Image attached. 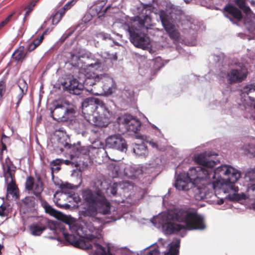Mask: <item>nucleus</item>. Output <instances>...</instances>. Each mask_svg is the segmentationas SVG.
<instances>
[{"mask_svg":"<svg viewBox=\"0 0 255 255\" xmlns=\"http://www.w3.org/2000/svg\"><path fill=\"white\" fill-rule=\"evenodd\" d=\"M194 185L201 184L205 187L211 185L214 189H220L224 185L235 192L238 187L235 183L241 177L240 172L234 168L227 165H221L213 172L212 169L201 167H192L187 173L184 172Z\"/></svg>","mask_w":255,"mask_h":255,"instance_id":"f257e3e1","label":"nucleus"},{"mask_svg":"<svg viewBox=\"0 0 255 255\" xmlns=\"http://www.w3.org/2000/svg\"><path fill=\"white\" fill-rule=\"evenodd\" d=\"M206 228L204 218L195 211L181 208L169 210L167 221L162 226L166 235L176 233L182 230H202Z\"/></svg>","mask_w":255,"mask_h":255,"instance_id":"f03ea898","label":"nucleus"},{"mask_svg":"<svg viewBox=\"0 0 255 255\" xmlns=\"http://www.w3.org/2000/svg\"><path fill=\"white\" fill-rule=\"evenodd\" d=\"M153 8L151 5H144L141 13L135 16L132 22L128 25L130 41L136 47L145 49L150 45V39L143 31L153 25L151 13Z\"/></svg>","mask_w":255,"mask_h":255,"instance_id":"7ed1b4c3","label":"nucleus"},{"mask_svg":"<svg viewBox=\"0 0 255 255\" xmlns=\"http://www.w3.org/2000/svg\"><path fill=\"white\" fill-rule=\"evenodd\" d=\"M82 107L83 116L90 124L105 127L109 124V111L103 101L88 98L83 102Z\"/></svg>","mask_w":255,"mask_h":255,"instance_id":"20e7f679","label":"nucleus"},{"mask_svg":"<svg viewBox=\"0 0 255 255\" xmlns=\"http://www.w3.org/2000/svg\"><path fill=\"white\" fill-rule=\"evenodd\" d=\"M84 200L89 205L87 214L91 217L97 214V212L108 215L111 212V205L101 191H93L86 189L82 191Z\"/></svg>","mask_w":255,"mask_h":255,"instance_id":"39448f33","label":"nucleus"},{"mask_svg":"<svg viewBox=\"0 0 255 255\" xmlns=\"http://www.w3.org/2000/svg\"><path fill=\"white\" fill-rule=\"evenodd\" d=\"M51 117L58 122L67 121L76 112V107L67 100H55L50 108Z\"/></svg>","mask_w":255,"mask_h":255,"instance_id":"423d86ee","label":"nucleus"},{"mask_svg":"<svg viewBox=\"0 0 255 255\" xmlns=\"http://www.w3.org/2000/svg\"><path fill=\"white\" fill-rule=\"evenodd\" d=\"M170 9L169 11L160 10V20L169 37L173 40L177 41L179 40L180 33L175 28L174 23L178 17L174 12V5L170 4Z\"/></svg>","mask_w":255,"mask_h":255,"instance_id":"0eeeda50","label":"nucleus"},{"mask_svg":"<svg viewBox=\"0 0 255 255\" xmlns=\"http://www.w3.org/2000/svg\"><path fill=\"white\" fill-rule=\"evenodd\" d=\"M101 63L100 61L97 60L94 63L87 64L86 68L84 67L81 69L80 73L84 76V85L93 86L96 84V82H99L101 79H102L103 75H99L94 72L88 71L89 68L97 69L101 66Z\"/></svg>","mask_w":255,"mask_h":255,"instance_id":"6e6552de","label":"nucleus"},{"mask_svg":"<svg viewBox=\"0 0 255 255\" xmlns=\"http://www.w3.org/2000/svg\"><path fill=\"white\" fill-rule=\"evenodd\" d=\"M117 120L118 123L124 125L127 131L129 132L135 133L140 129V122L130 115H125L119 117Z\"/></svg>","mask_w":255,"mask_h":255,"instance_id":"1a4fd4ad","label":"nucleus"},{"mask_svg":"<svg viewBox=\"0 0 255 255\" xmlns=\"http://www.w3.org/2000/svg\"><path fill=\"white\" fill-rule=\"evenodd\" d=\"M52 222H53L52 221ZM52 222L48 221L43 218H36L35 221L29 226V231L31 235L34 236H39L47 229L48 226L50 228L52 226Z\"/></svg>","mask_w":255,"mask_h":255,"instance_id":"9d476101","label":"nucleus"},{"mask_svg":"<svg viewBox=\"0 0 255 255\" xmlns=\"http://www.w3.org/2000/svg\"><path fill=\"white\" fill-rule=\"evenodd\" d=\"M107 147L112 148L124 151L127 149L126 140L120 134H114L109 136L106 140Z\"/></svg>","mask_w":255,"mask_h":255,"instance_id":"9b49d317","label":"nucleus"},{"mask_svg":"<svg viewBox=\"0 0 255 255\" xmlns=\"http://www.w3.org/2000/svg\"><path fill=\"white\" fill-rule=\"evenodd\" d=\"M224 15L233 23L240 21L243 19V14L241 10L232 4H226L223 9Z\"/></svg>","mask_w":255,"mask_h":255,"instance_id":"f8f14e48","label":"nucleus"},{"mask_svg":"<svg viewBox=\"0 0 255 255\" xmlns=\"http://www.w3.org/2000/svg\"><path fill=\"white\" fill-rule=\"evenodd\" d=\"M63 87L70 94L79 95L83 90L84 85L75 78H68L62 84Z\"/></svg>","mask_w":255,"mask_h":255,"instance_id":"ddd939ff","label":"nucleus"},{"mask_svg":"<svg viewBox=\"0 0 255 255\" xmlns=\"http://www.w3.org/2000/svg\"><path fill=\"white\" fill-rule=\"evenodd\" d=\"M213 154L209 152H204L203 153L195 155L194 156V161L199 165H202V168L205 169H212V171L214 172L213 168L216 165L214 161L209 160L208 158Z\"/></svg>","mask_w":255,"mask_h":255,"instance_id":"4468645a","label":"nucleus"},{"mask_svg":"<svg viewBox=\"0 0 255 255\" xmlns=\"http://www.w3.org/2000/svg\"><path fill=\"white\" fill-rule=\"evenodd\" d=\"M247 69L244 67L240 70L232 69L228 73V82L232 84L242 82L247 76Z\"/></svg>","mask_w":255,"mask_h":255,"instance_id":"2eb2a0df","label":"nucleus"},{"mask_svg":"<svg viewBox=\"0 0 255 255\" xmlns=\"http://www.w3.org/2000/svg\"><path fill=\"white\" fill-rule=\"evenodd\" d=\"M16 168V166L13 164L10 158H6L4 163H2L3 176L5 182H8L9 179L15 178Z\"/></svg>","mask_w":255,"mask_h":255,"instance_id":"dca6fc26","label":"nucleus"},{"mask_svg":"<svg viewBox=\"0 0 255 255\" xmlns=\"http://www.w3.org/2000/svg\"><path fill=\"white\" fill-rule=\"evenodd\" d=\"M183 173H180L176 179L175 183V187L179 190H188L194 185L191 182V180Z\"/></svg>","mask_w":255,"mask_h":255,"instance_id":"f3484780","label":"nucleus"},{"mask_svg":"<svg viewBox=\"0 0 255 255\" xmlns=\"http://www.w3.org/2000/svg\"><path fill=\"white\" fill-rule=\"evenodd\" d=\"M52 226L50 227V229L56 231L58 228H59L61 231L63 236L66 242L69 243L70 244L73 245L74 247L77 244V242L79 239H77L75 236L69 234L65 232V228L62 227V225L57 222H52L51 223Z\"/></svg>","mask_w":255,"mask_h":255,"instance_id":"a211bd4d","label":"nucleus"},{"mask_svg":"<svg viewBox=\"0 0 255 255\" xmlns=\"http://www.w3.org/2000/svg\"><path fill=\"white\" fill-rule=\"evenodd\" d=\"M64 146L65 148L72 149V151L74 153L76 152L82 157H83V155H88L90 156L91 149H96L95 148L93 147L82 146L80 143L72 146L71 144L68 142H65Z\"/></svg>","mask_w":255,"mask_h":255,"instance_id":"6ab92c4d","label":"nucleus"},{"mask_svg":"<svg viewBox=\"0 0 255 255\" xmlns=\"http://www.w3.org/2000/svg\"><path fill=\"white\" fill-rule=\"evenodd\" d=\"M18 86L19 88V92L16 97L17 100L16 108L19 106L24 95L26 94L28 89L27 84L24 80L19 81Z\"/></svg>","mask_w":255,"mask_h":255,"instance_id":"aec40b11","label":"nucleus"},{"mask_svg":"<svg viewBox=\"0 0 255 255\" xmlns=\"http://www.w3.org/2000/svg\"><path fill=\"white\" fill-rule=\"evenodd\" d=\"M27 56V52H24V47L20 46L15 50L12 55V58L17 62H22Z\"/></svg>","mask_w":255,"mask_h":255,"instance_id":"412c9836","label":"nucleus"},{"mask_svg":"<svg viewBox=\"0 0 255 255\" xmlns=\"http://www.w3.org/2000/svg\"><path fill=\"white\" fill-rule=\"evenodd\" d=\"M70 161H71V165L73 166L78 167L81 165H83L84 161L83 157L80 156L76 152L74 153L71 149Z\"/></svg>","mask_w":255,"mask_h":255,"instance_id":"4be33fe9","label":"nucleus"},{"mask_svg":"<svg viewBox=\"0 0 255 255\" xmlns=\"http://www.w3.org/2000/svg\"><path fill=\"white\" fill-rule=\"evenodd\" d=\"M41 206L44 209L46 213L49 214V215L54 216L57 218V217L60 213V212H58L55 210L54 208L50 206L48 202L45 200L44 199H41L40 201Z\"/></svg>","mask_w":255,"mask_h":255,"instance_id":"5701e85b","label":"nucleus"},{"mask_svg":"<svg viewBox=\"0 0 255 255\" xmlns=\"http://www.w3.org/2000/svg\"><path fill=\"white\" fill-rule=\"evenodd\" d=\"M102 83L104 84L102 86V88L105 94L110 95L113 92V80L110 78H105L103 76L102 78Z\"/></svg>","mask_w":255,"mask_h":255,"instance_id":"b1692460","label":"nucleus"},{"mask_svg":"<svg viewBox=\"0 0 255 255\" xmlns=\"http://www.w3.org/2000/svg\"><path fill=\"white\" fill-rule=\"evenodd\" d=\"M6 191L7 194L12 195L16 198L18 197V188L16 185L15 178L10 179L9 182L7 183Z\"/></svg>","mask_w":255,"mask_h":255,"instance_id":"393cba45","label":"nucleus"},{"mask_svg":"<svg viewBox=\"0 0 255 255\" xmlns=\"http://www.w3.org/2000/svg\"><path fill=\"white\" fill-rule=\"evenodd\" d=\"M70 62L73 66L76 67L79 69L80 73L81 72V70L82 68H86V65L82 64L80 56L74 52H71L70 53Z\"/></svg>","mask_w":255,"mask_h":255,"instance_id":"a878e982","label":"nucleus"},{"mask_svg":"<svg viewBox=\"0 0 255 255\" xmlns=\"http://www.w3.org/2000/svg\"><path fill=\"white\" fill-rule=\"evenodd\" d=\"M133 151L138 156L145 157L148 154L147 147L143 143L136 144L133 148Z\"/></svg>","mask_w":255,"mask_h":255,"instance_id":"bb28decb","label":"nucleus"},{"mask_svg":"<svg viewBox=\"0 0 255 255\" xmlns=\"http://www.w3.org/2000/svg\"><path fill=\"white\" fill-rule=\"evenodd\" d=\"M95 243L92 245L90 242L87 241L85 239H79L77 242L75 247L78 248L83 250H89L92 249L93 248L95 249L94 246Z\"/></svg>","mask_w":255,"mask_h":255,"instance_id":"cd10ccee","label":"nucleus"},{"mask_svg":"<svg viewBox=\"0 0 255 255\" xmlns=\"http://www.w3.org/2000/svg\"><path fill=\"white\" fill-rule=\"evenodd\" d=\"M39 0H32L30 1L24 7L25 13L23 20L25 21L28 18L30 14L33 10L34 7Z\"/></svg>","mask_w":255,"mask_h":255,"instance_id":"c85d7f7f","label":"nucleus"},{"mask_svg":"<svg viewBox=\"0 0 255 255\" xmlns=\"http://www.w3.org/2000/svg\"><path fill=\"white\" fill-rule=\"evenodd\" d=\"M197 186L198 187L194 190L195 198L197 200H202L206 197L205 189L204 188H200V186Z\"/></svg>","mask_w":255,"mask_h":255,"instance_id":"c756f323","label":"nucleus"},{"mask_svg":"<svg viewBox=\"0 0 255 255\" xmlns=\"http://www.w3.org/2000/svg\"><path fill=\"white\" fill-rule=\"evenodd\" d=\"M57 218L68 226L75 222L76 219L71 216H67L60 212Z\"/></svg>","mask_w":255,"mask_h":255,"instance_id":"7c9ffc66","label":"nucleus"},{"mask_svg":"<svg viewBox=\"0 0 255 255\" xmlns=\"http://www.w3.org/2000/svg\"><path fill=\"white\" fill-rule=\"evenodd\" d=\"M95 250L94 255H112L110 251V249H108L107 253L106 249L99 244H95Z\"/></svg>","mask_w":255,"mask_h":255,"instance_id":"2f4dec72","label":"nucleus"},{"mask_svg":"<svg viewBox=\"0 0 255 255\" xmlns=\"http://www.w3.org/2000/svg\"><path fill=\"white\" fill-rule=\"evenodd\" d=\"M66 198H67V196L65 194H61L59 195V197L56 199L55 204L56 205L60 207L63 208H68L70 207V205L68 204L67 203H64L63 200H64Z\"/></svg>","mask_w":255,"mask_h":255,"instance_id":"473e14b6","label":"nucleus"},{"mask_svg":"<svg viewBox=\"0 0 255 255\" xmlns=\"http://www.w3.org/2000/svg\"><path fill=\"white\" fill-rule=\"evenodd\" d=\"M235 3L245 13L248 14L251 12L250 7L246 5V0H235Z\"/></svg>","mask_w":255,"mask_h":255,"instance_id":"72a5a7b5","label":"nucleus"},{"mask_svg":"<svg viewBox=\"0 0 255 255\" xmlns=\"http://www.w3.org/2000/svg\"><path fill=\"white\" fill-rule=\"evenodd\" d=\"M179 243H176L171 245L168 251L164 255H179Z\"/></svg>","mask_w":255,"mask_h":255,"instance_id":"f704fd0d","label":"nucleus"},{"mask_svg":"<svg viewBox=\"0 0 255 255\" xmlns=\"http://www.w3.org/2000/svg\"><path fill=\"white\" fill-rule=\"evenodd\" d=\"M43 185L39 183H35L33 187V194L38 198L39 201L40 198L43 199L41 196V193L43 190Z\"/></svg>","mask_w":255,"mask_h":255,"instance_id":"c9c22d12","label":"nucleus"},{"mask_svg":"<svg viewBox=\"0 0 255 255\" xmlns=\"http://www.w3.org/2000/svg\"><path fill=\"white\" fill-rule=\"evenodd\" d=\"M64 14L60 10L56 11L55 13L53 14L51 16L52 22L53 24H58L62 19Z\"/></svg>","mask_w":255,"mask_h":255,"instance_id":"e433bc0d","label":"nucleus"},{"mask_svg":"<svg viewBox=\"0 0 255 255\" xmlns=\"http://www.w3.org/2000/svg\"><path fill=\"white\" fill-rule=\"evenodd\" d=\"M34 185V179L32 176H28L26 181L25 187L27 190H33Z\"/></svg>","mask_w":255,"mask_h":255,"instance_id":"4c0bfd02","label":"nucleus"},{"mask_svg":"<svg viewBox=\"0 0 255 255\" xmlns=\"http://www.w3.org/2000/svg\"><path fill=\"white\" fill-rule=\"evenodd\" d=\"M77 0H71L66 3L64 6L60 9V10L63 12L64 14L66 11L70 9L77 2Z\"/></svg>","mask_w":255,"mask_h":255,"instance_id":"58836bf2","label":"nucleus"},{"mask_svg":"<svg viewBox=\"0 0 255 255\" xmlns=\"http://www.w3.org/2000/svg\"><path fill=\"white\" fill-rule=\"evenodd\" d=\"M15 12L13 11L11 14H10L4 20L2 21L0 23V30L3 28L5 25H6L9 22H10L12 18L15 14Z\"/></svg>","mask_w":255,"mask_h":255,"instance_id":"ea45409f","label":"nucleus"},{"mask_svg":"<svg viewBox=\"0 0 255 255\" xmlns=\"http://www.w3.org/2000/svg\"><path fill=\"white\" fill-rule=\"evenodd\" d=\"M143 140L145 142L148 143L152 147V148H155L156 149H158V144L157 141H155L154 139L146 136Z\"/></svg>","mask_w":255,"mask_h":255,"instance_id":"a19ab883","label":"nucleus"},{"mask_svg":"<svg viewBox=\"0 0 255 255\" xmlns=\"http://www.w3.org/2000/svg\"><path fill=\"white\" fill-rule=\"evenodd\" d=\"M69 229L72 233L78 234V232L80 229V226L77 223L76 220L75 222L69 226Z\"/></svg>","mask_w":255,"mask_h":255,"instance_id":"79ce46f5","label":"nucleus"},{"mask_svg":"<svg viewBox=\"0 0 255 255\" xmlns=\"http://www.w3.org/2000/svg\"><path fill=\"white\" fill-rule=\"evenodd\" d=\"M8 214V210L6 208V206L4 204H2L0 206V216L5 217Z\"/></svg>","mask_w":255,"mask_h":255,"instance_id":"37998d69","label":"nucleus"},{"mask_svg":"<svg viewBox=\"0 0 255 255\" xmlns=\"http://www.w3.org/2000/svg\"><path fill=\"white\" fill-rule=\"evenodd\" d=\"M244 90L245 93H246L247 94H248L252 91H255V86L252 84L247 85L244 87Z\"/></svg>","mask_w":255,"mask_h":255,"instance_id":"c03bdc74","label":"nucleus"},{"mask_svg":"<svg viewBox=\"0 0 255 255\" xmlns=\"http://www.w3.org/2000/svg\"><path fill=\"white\" fill-rule=\"evenodd\" d=\"M43 39V35H41L39 37L34 39L32 42L37 47L42 42Z\"/></svg>","mask_w":255,"mask_h":255,"instance_id":"a18cd8bd","label":"nucleus"},{"mask_svg":"<svg viewBox=\"0 0 255 255\" xmlns=\"http://www.w3.org/2000/svg\"><path fill=\"white\" fill-rule=\"evenodd\" d=\"M5 91V84L4 82H0V99L2 98L3 93Z\"/></svg>","mask_w":255,"mask_h":255,"instance_id":"49530a36","label":"nucleus"},{"mask_svg":"<svg viewBox=\"0 0 255 255\" xmlns=\"http://www.w3.org/2000/svg\"><path fill=\"white\" fill-rule=\"evenodd\" d=\"M246 195L244 194H234L233 195V199L236 201L241 200L242 199H245Z\"/></svg>","mask_w":255,"mask_h":255,"instance_id":"de8ad7c7","label":"nucleus"},{"mask_svg":"<svg viewBox=\"0 0 255 255\" xmlns=\"http://www.w3.org/2000/svg\"><path fill=\"white\" fill-rule=\"evenodd\" d=\"M114 7H113L112 5H108L104 10L102 12H99L98 14V16L100 17L101 16H103L105 13L108 11H109L111 8H114Z\"/></svg>","mask_w":255,"mask_h":255,"instance_id":"09e8293b","label":"nucleus"},{"mask_svg":"<svg viewBox=\"0 0 255 255\" xmlns=\"http://www.w3.org/2000/svg\"><path fill=\"white\" fill-rule=\"evenodd\" d=\"M133 170H134L133 175L134 176H138L140 174H141L143 172L142 169L141 168L139 167H133Z\"/></svg>","mask_w":255,"mask_h":255,"instance_id":"8fccbe9b","label":"nucleus"},{"mask_svg":"<svg viewBox=\"0 0 255 255\" xmlns=\"http://www.w3.org/2000/svg\"><path fill=\"white\" fill-rule=\"evenodd\" d=\"M36 48H37V47H36V46L35 45H34L32 42H31V43H29L27 46V48H26L27 51L26 52H27V53L28 52H31V51L35 50Z\"/></svg>","mask_w":255,"mask_h":255,"instance_id":"3c124183","label":"nucleus"},{"mask_svg":"<svg viewBox=\"0 0 255 255\" xmlns=\"http://www.w3.org/2000/svg\"><path fill=\"white\" fill-rule=\"evenodd\" d=\"M10 140V138L6 136L4 133H2L1 135V143H4V144H6V143L8 142Z\"/></svg>","mask_w":255,"mask_h":255,"instance_id":"603ef678","label":"nucleus"},{"mask_svg":"<svg viewBox=\"0 0 255 255\" xmlns=\"http://www.w3.org/2000/svg\"><path fill=\"white\" fill-rule=\"evenodd\" d=\"M61 160H60V159H56L51 162L50 165L51 166H59L61 164Z\"/></svg>","mask_w":255,"mask_h":255,"instance_id":"864d4df0","label":"nucleus"},{"mask_svg":"<svg viewBox=\"0 0 255 255\" xmlns=\"http://www.w3.org/2000/svg\"><path fill=\"white\" fill-rule=\"evenodd\" d=\"M85 239L90 242L97 239V237L92 234H89L86 236Z\"/></svg>","mask_w":255,"mask_h":255,"instance_id":"5fc2aeb1","label":"nucleus"},{"mask_svg":"<svg viewBox=\"0 0 255 255\" xmlns=\"http://www.w3.org/2000/svg\"><path fill=\"white\" fill-rule=\"evenodd\" d=\"M158 251L157 249H154L152 250L146 252L145 255H158Z\"/></svg>","mask_w":255,"mask_h":255,"instance_id":"6e6d98bb","label":"nucleus"},{"mask_svg":"<svg viewBox=\"0 0 255 255\" xmlns=\"http://www.w3.org/2000/svg\"><path fill=\"white\" fill-rule=\"evenodd\" d=\"M1 154L0 155V160H2V152L4 151V150H7V147H6V144H4V143H1Z\"/></svg>","mask_w":255,"mask_h":255,"instance_id":"4d7b16f0","label":"nucleus"},{"mask_svg":"<svg viewBox=\"0 0 255 255\" xmlns=\"http://www.w3.org/2000/svg\"><path fill=\"white\" fill-rule=\"evenodd\" d=\"M110 193L113 196H116L117 192V188L115 186H113L110 188Z\"/></svg>","mask_w":255,"mask_h":255,"instance_id":"13d9d810","label":"nucleus"},{"mask_svg":"<svg viewBox=\"0 0 255 255\" xmlns=\"http://www.w3.org/2000/svg\"><path fill=\"white\" fill-rule=\"evenodd\" d=\"M247 154H251L252 156H255V146L252 149H248Z\"/></svg>","mask_w":255,"mask_h":255,"instance_id":"bf43d9fd","label":"nucleus"},{"mask_svg":"<svg viewBox=\"0 0 255 255\" xmlns=\"http://www.w3.org/2000/svg\"><path fill=\"white\" fill-rule=\"evenodd\" d=\"M100 36L103 38V39H106L107 38H109L110 35L107 33H99Z\"/></svg>","mask_w":255,"mask_h":255,"instance_id":"052dcab7","label":"nucleus"},{"mask_svg":"<svg viewBox=\"0 0 255 255\" xmlns=\"http://www.w3.org/2000/svg\"><path fill=\"white\" fill-rule=\"evenodd\" d=\"M35 183H39L40 184H43L41 178L39 175L36 176V182Z\"/></svg>","mask_w":255,"mask_h":255,"instance_id":"680f3d73","label":"nucleus"},{"mask_svg":"<svg viewBox=\"0 0 255 255\" xmlns=\"http://www.w3.org/2000/svg\"><path fill=\"white\" fill-rule=\"evenodd\" d=\"M73 198L77 203H78L81 201V198L79 196H77V197H74Z\"/></svg>","mask_w":255,"mask_h":255,"instance_id":"e2e57ef3","label":"nucleus"},{"mask_svg":"<svg viewBox=\"0 0 255 255\" xmlns=\"http://www.w3.org/2000/svg\"><path fill=\"white\" fill-rule=\"evenodd\" d=\"M224 202V199H220L219 200H218L217 201V204L218 205H221V204H223Z\"/></svg>","mask_w":255,"mask_h":255,"instance_id":"0e129e2a","label":"nucleus"},{"mask_svg":"<svg viewBox=\"0 0 255 255\" xmlns=\"http://www.w3.org/2000/svg\"><path fill=\"white\" fill-rule=\"evenodd\" d=\"M31 201V199L30 198H25L24 200L23 201V202L25 204H27L28 203V201Z\"/></svg>","mask_w":255,"mask_h":255,"instance_id":"69168bd1","label":"nucleus"},{"mask_svg":"<svg viewBox=\"0 0 255 255\" xmlns=\"http://www.w3.org/2000/svg\"><path fill=\"white\" fill-rule=\"evenodd\" d=\"M48 32V29H46L42 33L41 35H43V37L45 35H46L47 32Z\"/></svg>","mask_w":255,"mask_h":255,"instance_id":"338daca9","label":"nucleus"},{"mask_svg":"<svg viewBox=\"0 0 255 255\" xmlns=\"http://www.w3.org/2000/svg\"><path fill=\"white\" fill-rule=\"evenodd\" d=\"M65 164H67V165H70V164H71V161H70V159H69V160H66L65 161Z\"/></svg>","mask_w":255,"mask_h":255,"instance_id":"774afa93","label":"nucleus"}]
</instances>
